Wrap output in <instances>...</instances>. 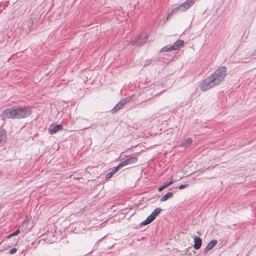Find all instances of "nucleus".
<instances>
[{
	"instance_id": "f257e3e1",
	"label": "nucleus",
	"mask_w": 256,
	"mask_h": 256,
	"mask_svg": "<svg viewBox=\"0 0 256 256\" xmlns=\"http://www.w3.org/2000/svg\"><path fill=\"white\" fill-rule=\"evenodd\" d=\"M226 68L221 66L217 69L211 76L204 80L200 84V89L206 91L220 84L226 76Z\"/></svg>"
},
{
	"instance_id": "f03ea898",
	"label": "nucleus",
	"mask_w": 256,
	"mask_h": 256,
	"mask_svg": "<svg viewBox=\"0 0 256 256\" xmlns=\"http://www.w3.org/2000/svg\"><path fill=\"white\" fill-rule=\"evenodd\" d=\"M32 111L26 106H13L2 111L3 118L20 119L29 116Z\"/></svg>"
},
{
	"instance_id": "7ed1b4c3",
	"label": "nucleus",
	"mask_w": 256,
	"mask_h": 256,
	"mask_svg": "<svg viewBox=\"0 0 256 256\" xmlns=\"http://www.w3.org/2000/svg\"><path fill=\"white\" fill-rule=\"evenodd\" d=\"M194 0H188L180 4L179 6H178L168 13L166 18H164L162 20L160 19V18H158V20H160L159 24H164L168 20L169 18L172 16L175 13L180 12H184L188 10L194 4Z\"/></svg>"
},
{
	"instance_id": "20e7f679",
	"label": "nucleus",
	"mask_w": 256,
	"mask_h": 256,
	"mask_svg": "<svg viewBox=\"0 0 256 256\" xmlns=\"http://www.w3.org/2000/svg\"><path fill=\"white\" fill-rule=\"evenodd\" d=\"M148 38L146 33H144L143 34H140L138 37L132 39L131 41L132 45L140 46L145 44Z\"/></svg>"
},
{
	"instance_id": "39448f33",
	"label": "nucleus",
	"mask_w": 256,
	"mask_h": 256,
	"mask_svg": "<svg viewBox=\"0 0 256 256\" xmlns=\"http://www.w3.org/2000/svg\"><path fill=\"white\" fill-rule=\"evenodd\" d=\"M138 160L136 156H132L120 163L118 166L121 169L124 166L128 165L135 164Z\"/></svg>"
},
{
	"instance_id": "423d86ee",
	"label": "nucleus",
	"mask_w": 256,
	"mask_h": 256,
	"mask_svg": "<svg viewBox=\"0 0 256 256\" xmlns=\"http://www.w3.org/2000/svg\"><path fill=\"white\" fill-rule=\"evenodd\" d=\"M128 102V98L126 99L122 100L119 102L111 110L112 114L116 113L118 110H120Z\"/></svg>"
},
{
	"instance_id": "0eeeda50",
	"label": "nucleus",
	"mask_w": 256,
	"mask_h": 256,
	"mask_svg": "<svg viewBox=\"0 0 256 256\" xmlns=\"http://www.w3.org/2000/svg\"><path fill=\"white\" fill-rule=\"evenodd\" d=\"M217 244V240H211L207 245L206 248L204 250V254H206L209 250H211L212 249L214 248V246L216 244Z\"/></svg>"
},
{
	"instance_id": "6e6552de",
	"label": "nucleus",
	"mask_w": 256,
	"mask_h": 256,
	"mask_svg": "<svg viewBox=\"0 0 256 256\" xmlns=\"http://www.w3.org/2000/svg\"><path fill=\"white\" fill-rule=\"evenodd\" d=\"M194 249L198 250L200 248L202 244V240L198 236H195L194 237Z\"/></svg>"
},
{
	"instance_id": "1a4fd4ad",
	"label": "nucleus",
	"mask_w": 256,
	"mask_h": 256,
	"mask_svg": "<svg viewBox=\"0 0 256 256\" xmlns=\"http://www.w3.org/2000/svg\"><path fill=\"white\" fill-rule=\"evenodd\" d=\"M184 41L181 40H177L172 45L171 48L174 50H178L180 48L184 46Z\"/></svg>"
},
{
	"instance_id": "9d476101",
	"label": "nucleus",
	"mask_w": 256,
	"mask_h": 256,
	"mask_svg": "<svg viewBox=\"0 0 256 256\" xmlns=\"http://www.w3.org/2000/svg\"><path fill=\"white\" fill-rule=\"evenodd\" d=\"M63 128V126L60 124H56L52 127V128H49V130L50 131V134H54L58 132L59 130H62Z\"/></svg>"
},
{
	"instance_id": "9b49d317",
	"label": "nucleus",
	"mask_w": 256,
	"mask_h": 256,
	"mask_svg": "<svg viewBox=\"0 0 256 256\" xmlns=\"http://www.w3.org/2000/svg\"><path fill=\"white\" fill-rule=\"evenodd\" d=\"M120 168L118 166L114 168L112 170L107 173L106 175V179L110 178L115 173L118 172L120 170Z\"/></svg>"
},
{
	"instance_id": "f8f14e48",
	"label": "nucleus",
	"mask_w": 256,
	"mask_h": 256,
	"mask_svg": "<svg viewBox=\"0 0 256 256\" xmlns=\"http://www.w3.org/2000/svg\"><path fill=\"white\" fill-rule=\"evenodd\" d=\"M173 196V194L172 192H168L164 195L160 199V202H164L167 200L169 198Z\"/></svg>"
},
{
	"instance_id": "ddd939ff",
	"label": "nucleus",
	"mask_w": 256,
	"mask_h": 256,
	"mask_svg": "<svg viewBox=\"0 0 256 256\" xmlns=\"http://www.w3.org/2000/svg\"><path fill=\"white\" fill-rule=\"evenodd\" d=\"M172 47V45H167L163 47L160 52H170L174 50V49H172L171 48Z\"/></svg>"
},
{
	"instance_id": "4468645a",
	"label": "nucleus",
	"mask_w": 256,
	"mask_h": 256,
	"mask_svg": "<svg viewBox=\"0 0 256 256\" xmlns=\"http://www.w3.org/2000/svg\"><path fill=\"white\" fill-rule=\"evenodd\" d=\"M6 138V132L4 130H0V144L4 142Z\"/></svg>"
},
{
	"instance_id": "2eb2a0df",
	"label": "nucleus",
	"mask_w": 256,
	"mask_h": 256,
	"mask_svg": "<svg viewBox=\"0 0 256 256\" xmlns=\"http://www.w3.org/2000/svg\"><path fill=\"white\" fill-rule=\"evenodd\" d=\"M173 182H174L173 180L172 179L169 182H166V183L164 184H163L162 186H161L159 187L158 188V190L159 192L162 191L164 189L167 188L168 186H169L170 185L172 184Z\"/></svg>"
},
{
	"instance_id": "dca6fc26",
	"label": "nucleus",
	"mask_w": 256,
	"mask_h": 256,
	"mask_svg": "<svg viewBox=\"0 0 256 256\" xmlns=\"http://www.w3.org/2000/svg\"><path fill=\"white\" fill-rule=\"evenodd\" d=\"M162 210L160 208H156L151 213V214L156 218V216L158 215V214H160L161 212V211Z\"/></svg>"
},
{
	"instance_id": "f3484780",
	"label": "nucleus",
	"mask_w": 256,
	"mask_h": 256,
	"mask_svg": "<svg viewBox=\"0 0 256 256\" xmlns=\"http://www.w3.org/2000/svg\"><path fill=\"white\" fill-rule=\"evenodd\" d=\"M192 142V140L190 138H188L186 139V140L184 143H182V145L184 146H188Z\"/></svg>"
},
{
	"instance_id": "a211bd4d",
	"label": "nucleus",
	"mask_w": 256,
	"mask_h": 256,
	"mask_svg": "<svg viewBox=\"0 0 256 256\" xmlns=\"http://www.w3.org/2000/svg\"><path fill=\"white\" fill-rule=\"evenodd\" d=\"M20 231L19 230H16L14 232L10 234H9L8 236V238H10L13 236H16L17 234H18L19 233H20Z\"/></svg>"
},
{
	"instance_id": "6ab92c4d",
	"label": "nucleus",
	"mask_w": 256,
	"mask_h": 256,
	"mask_svg": "<svg viewBox=\"0 0 256 256\" xmlns=\"http://www.w3.org/2000/svg\"><path fill=\"white\" fill-rule=\"evenodd\" d=\"M148 220V221H149V222L150 223L152 222L154 219L155 218L151 214L146 218Z\"/></svg>"
},
{
	"instance_id": "aec40b11",
	"label": "nucleus",
	"mask_w": 256,
	"mask_h": 256,
	"mask_svg": "<svg viewBox=\"0 0 256 256\" xmlns=\"http://www.w3.org/2000/svg\"><path fill=\"white\" fill-rule=\"evenodd\" d=\"M17 251V249L15 248H14L10 250L9 253L11 254H15Z\"/></svg>"
},
{
	"instance_id": "412c9836",
	"label": "nucleus",
	"mask_w": 256,
	"mask_h": 256,
	"mask_svg": "<svg viewBox=\"0 0 256 256\" xmlns=\"http://www.w3.org/2000/svg\"><path fill=\"white\" fill-rule=\"evenodd\" d=\"M188 184H181L180 186H178V188L180 190L183 189V188H184L188 187Z\"/></svg>"
},
{
	"instance_id": "4be33fe9",
	"label": "nucleus",
	"mask_w": 256,
	"mask_h": 256,
	"mask_svg": "<svg viewBox=\"0 0 256 256\" xmlns=\"http://www.w3.org/2000/svg\"><path fill=\"white\" fill-rule=\"evenodd\" d=\"M150 224L149 221H148V220L146 219L145 220L143 221L140 223V225H146L148 224Z\"/></svg>"
},
{
	"instance_id": "5701e85b",
	"label": "nucleus",
	"mask_w": 256,
	"mask_h": 256,
	"mask_svg": "<svg viewBox=\"0 0 256 256\" xmlns=\"http://www.w3.org/2000/svg\"><path fill=\"white\" fill-rule=\"evenodd\" d=\"M256 50L252 54V56H256Z\"/></svg>"
}]
</instances>
